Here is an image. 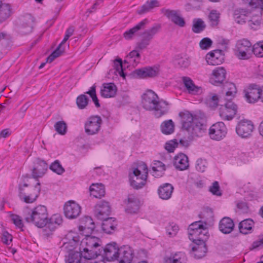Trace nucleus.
Returning a JSON list of instances; mask_svg holds the SVG:
<instances>
[{
  "instance_id": "1",
  "label": "nucleus",
  "mask_w": 263,
  "mask_h": 263,
  "mask_svg": "<svg viewBox=\"0 0 263 263\" xmlns=\"http://www.w3.org/2000/svg\"><path fill=\"white\" fill-rule=\"evenodd\" d=\"M142 105L145 110L153 111L157 118L166 114L168 110V103L159 99L157 95L151 90H146L142 96Z\"/></svg>"
},
{
  "instance_id": "2",
  "label": "nucleus",
  "mask_w": 263,
  "mask_h": 263,
  "mask_svg": "<svg viewBox=\"0 0 263 263\" xmlns=\"http://www.w3.org/2000/svg\"><path fill=\"white\" fill-rule=\"evenodd\" d=\"M101 240L95 236L83 238L80 243V251L82 257L87 260H92L101 254L102 247Z\"/></svg>"
},
{
  "instance_id": "3",
  "label": "nucleus",
  "mask_w": 263,
  "mask_h": 263,
  "mask_svg": "<svg viewBox=\"0 0 263 263\" xmlns=\"http://www.w3.org/2000/svg\"><path fill=\"white\" fill-rule=\"evenodd\" d=\"M242 3L246 8L237 9L233 14L234 20L238 24L245 23L248 15L254 10H257L259 13L263 10V0H242Z\"/></svg>"
},
{
  "instance_id": "4",
  "label": "nucleus",
  "mask_w": 263,
  "mask_h": 263,
  "mask_svg": "<svg viewBox=\"0 0 263 263\" xmlns=\"http://www.w3.org/2000/svg\"><path fill=\"white\" fill-rule=\"evenodd\" d=\"M148 169L144 163L139 164L129 174L130 185L135 189L143 188L147 183Z\"/></svg>"
},
{
  "instance_id": "5",
  "label": "nucleus",
  "mask_w": 263,
  "mask_h": 263,
  "mask_svg": "<svg viewBox=\"0 0 263 263\" xmlns=\"http://www.w3.org/2000/svg\"><path fill=\"white\" fill-rule=\"evenodd\" d=\"M47 210L44 205H39L28 212L25 219L28 222H31L39 228H43L47 224Z\"/></svg>"
},
{
  "instance_id": "6",
  "label": "nucleus",
  "mask_w": 263,
  "mask_h": 263,
  "mask_svg": "<svg viewBox=\"0 0 263 263\" xmlns=\"http://www.w3.org/2000/svg\"><path fill=\"white\" fill-rule=\"evenodd\" d=\"M18 196L24 202L31 203L34 202L41 191V185L37 182L34 186H29L26 183L20 184Z\"/></svg>"
},
{
  "instance_id": "7",
  "label": "nucleus",
  "mask_w": 263,
  "mask_h": 263,
  "mask_svg": "<svg viewBox=\"0 0 263 263\" xmlns=\"http://www.w3.org/2000/svg\"><path fill=\"white\" fill-rule=\"evenodd\" d=\"M252 54V44L246 39L238 41L235 45V54L240 60H248Z\"/></svg>"
},
{
  "instance_id": "8",
  "label": "nucleus",
  "mask_w": 263,
  "mask_h": 263,
  "mask_svg": "<svg viewBox=\"0 0 263 263\" xmlns=\"http://www.w3.org/2000/svg\"><path fill=\"white\" fill-rule=\"evenodd\" d=\"M161 28L160 24H156L151 28L145 30L142 33L141 41L137 44V48L140 50L146 48L155 35L160 31Z\"/></svg>"
},
{
  "instance_id": "9",
  "label": "nucleus",
  "mask_w": 263,
  "mask_h": 263,
  "mask_svg": "<svg viewBox=\"0 0 263 263\" xmlns=\"http://www.w3.org/2000/svg\"><path fill=\"white\" fill-rule=\"evenodd\" d=\"M227 133V128L222 122H218L213 124L209 129L210 138L215 141L223 139Z\"/></svg>"
},
{
  "instance_id": "10",
  "label": "nucleus",
  "mask_w": 263,
  "mask_h": 263,
  "mask_svg": "<svg viewBox=\"0 0 263 263\" xmlns=\"http://www.w3.org/2000/svg\"><path fill=\"white\" fill-rule=\"evenodd\" d=\"M254 129L252 122L247 119L240 120L236 127L237 134L242 138H247L250 137Z\"/></svg>"
},
{
  "instance_id": "11",
  "label": "nucleus",
  "mask_w": 263,
  "mask_h": 263,
  "mask_svg": "<svg viewBox=\"0 0 263 263\" xmlns=\"http://www.w3.org/2000/svg\"><path fill=\"white\" fill-rule=\"evenodd\" d=\"M237 110V105L231 100H227L224 105H221L219 116L223 120H231L236 115Z\"/></svg>"
},
{
  "instance_id": "12",
  "label": "nucleus",
  "mask_w": 263,
  "mask_h": 263,
  "mask_svg": "<svg viewBox=\"0 0 263 263\" xmlns=\"http://www.w3.org/2000/svg\"><path fill=\"white\" fill-rule=\"evenodd\" d=\"M261 89L256 84H252L247 86L243 90L245 98L247 102L255 103L260 100Z\"/></svg>"
},
{
  "instance_id": "13",
  "label": "nucleus",
  "mask_w": 263,
  "mask_h": 263,
  "mask_svg": "<svg viewBox=\"0 0 263 263\" xmlns=\"http://www.w3.org/2000/svg\"><path fill=\"white\" fill-rule=\"evenodd\" d=\"M102 120L98 116H93L88 118L85 123V132L88 135L97 134L100 129Z\"/></svg>"
},
{
  "instance_id": "14",
  "label": "nucleus",
  "mask_w": 263,
  "mask_h": 263,
  "mask_svg": "<svg viewBox=\"0 0 263 263\" xmlns=\"http://www.w3.org/2000/svg\"><path fill=\"white\" fill-rule=\"evenodd\" d=\"M81 212L80 205L73 200H69L65 203L64 213L65 217L69 219L77 218Z\"/></svg>"
},
{
  "instance_id": "15",
  "label": "nucleus",
  "mask_w": 263,
  "mask_h": 263,
  "mask_svg": "<svg viewBox=\"0 0 263 263\" xmlns=\"http://www.w3.org/2000/svg\"><path fill=\"white\" fill-rule=\"evenodd\" d=\"M126 207L125 211L129 214L138 213L141 206V202L138 197L134 194H129L125 201Z\"/></svg>"
},
{
  "instance_id": "16",
  "label": "nucleus",
  "mask_w": 263,
  "mask_h": 263,
  "mask_svg": "<svg viewBox=\"0 0 263 263\" xmlns=\"http://www.w3.org/2000/svg\"><path fill=\"white\" fill-rule=\"evenodd\" d=\"M160 72L159 66L145 67L134 71V74L139 78H154L157 77Z\"/></svg>"
},
{
  "instance_id": "17",
  "label": "nucleus",
  "mask_w": 263,
  "mask_h": 263,
  "mask_svg": "<svg viewBox=\"0 0 263 263\" xmlns=\"http://www.w3.org/2000/svg\"><path fill=\"white\" fill-rule=\"evenodd\" d=\"M189 134V139L192 140L196 138L201 137L204 135L205 128L204 125L199 120L185 129Z\"/></svg>"
},
{
  "instance_id": "18",
  "label": "nucleus",
  "mask_w": 263,
  "mask_h": 263,
  "mask_svg": "<svg viewBox=\"0 0 263 263\" xmlns=\"http://www.w3.org/2000/svg\"><path fill=\"white\" fill-rule=\"evenodd\" d=\"M134 255V251L129 246H123L119 248L117 260L119 263H131Z\"/></svg>"
},
{
  "instance_id": "19",
  "label": "nucleus",
  "mask_w": 263,
  "mask_h": 263,
  "mask_svg": "<svg viewBox=\"0 0 263 263\" xmlns=\"http://www.w3.org/2000/svg\"><path fill=\"white\" fill-rule=\"evenodd\" d=\"M80 222L79 230L81 234L85 237L90 236L89 234L91 233L95 228L92 218L89 216H85L80 219Z\"/></svg>"
},
{
  "instance_id": "20",
  "label": "nucleus",
  "mask_w": 263,
  "mask_h": 263,
  "mask_svg": "<svg viewBox=\"0 0 263 263\" xmlns=\"http://www.w3.org/2000/svg\"><path fill=\"white\" fill-rule=\"evenodd\" d=\"M119 248L115 242H111L106 245L103 249V257L107 261L117 260Z\"/></svg>"
},
{
  "instance_id": "21",
  "label": "nucleus",
  "mask_w": 263,
  "mask_h": 263,
  "mask_svg": "<svg viewBox=\"0 0 263 263\" xmlns=\"http://www.w3.org/2000/svg\"><path fill=\"white\" fill-rule=\"evenodd\" d=\"M63 222L62 217L60 214H55L53 215L48 220L45 228L43 230L44 235L49 236L51 232L60 226Z\"/></svg>"
},
{
  "instance_id": "22",
  "label": "nucleus",
  "mask_w": 263,
  "mask_h": 263,
  "mask_svg": "<svg viewBox=\"0 0 263 263\" xmlns=\"http://www.w3.org/2000/svg\"><path fill=\"white\" fill-rule=\"evenodd\" d=\"M67 241L62 246V249L67 252L72 251L78 245L80 240L79 236L74 232L70 231L66 235Z\"/></svg>"
},
{
  "instance_id": "23",
  "label": "nucleus",
  "mask_w": 263,
  "mask_h": 263,
  "mask_svg": "<svg viewBox=\"0 0 263 263\" xmlns=\"http://www.w3.org/2000/svg\"><path fill=\"white\" fill-rule=\"evenodd\" d=\"M162 12L165 16L176 25L180 27H183L185 26V21L178 11L163 9H162Z\"/></svg>"
},
{
  "instance_id": "24",
  "label": "nucleus",
  "mask_w": 263,
  "mask_h": 263,
  "mask_svg": "<svg viewBox=\"0 0 263 263\" xmlns=\"http://www.w3.org/2000/svg\"><path fill=\"white\" fill-rule=\"evenodd\" d=\"M94 212L97 218L101 220L106 218L110 212L109 203L104 201L99 202L95 206Z\"/></svg>"
},
{
  "instance_id": "25",
  "label": "nucleus",
  "mask_w": 263,
  "mask_h": 263,
  "mask_svg": "<svg viewBox=\"0 0 263 263\" xmlns=\"http://www.w3.org/2000/svg\"><path fill=\"white\" fill-rule=\"evenodd\" d=\"M48 165L45 161L40 159L36 160L31 172L32 178L35 179L42 178L45 174Z\"/></svg>"
},
{
  "instance_id": "26",
  "label": "nucleus",
  "mask_w": 263,
  "mask_h": 263,
  "mask_svg": "<svg viewBox=\"0 0 263 263\" xmlns=\"http://www.w3.org/2000/svg\"><path fill=\"white\" fill-rule=\"evenodd\" d=\"M205 60L208 64L210 65H218L222 63L224 57L221 50H214L206 54Z\"/></svg>"
},
{
  "instance_id": "27",
  "label": "nucleus",
  "mask_w": 263,
  "mask_h": 263,
  "mask_svg": "<svg viewBox=\"0 0 263 263\" xmlns=\"http://www.w3.org/2000/svg\"><path fill=\"white\" fill-rule=\"evenodd\" d=\"M226 71L222 67H218L214 69L210 78V82L214 85H219L226 79Z\"/></svg>"
},
{
  "instance_id": "28",
  "label": "nucleus",
  "mask_w": 263,
  "mask_h": 263,
  "mask_svg": "<svg viewBox=\"0 0 263 263\" xmlns=\"http://www.w3.org/2000/svg\"><path fill=\"white\" fill-rule=\"evenodd\" d=\"M33 18L30 14H26L21 18L19 26L20 32L28 34L31 32L33 28Z\"/></svg>"
},
{
  "instance_id": "29",
  "label": "nucleus",
  "mask_w": 263,
  "mask_h": 263,
  "mask_svg": "<svg viewBox=\"0 0 263 263\" xmlns=\"http://www.w3.org/2000/svg\"><path fill=\"white\" fill-rule=\"evenodd\" d=\"M179 115L181 118L182 127L184 130L193 125L195 121L199 120L196 115L187 110L180 112Z\"/></svg>"
},
{
  "instance_id": "30",
  "label": "nucleus",
  "mask_w": 263,
  "mask_h": 263,
  "mask_svg": "<svg viewBox=\"0 0 263 263\" xmlns=\"http://www.w3.org/2000/svg\"><path fill=\"white\" fill-rule=\"evenodd\" d=\"M173 163L175 168L180 171L185 170L189 166L188 157L183 153H180L174 157Z\"/></svg>"
},
{
  "instance_id": "31",
  "label": "nucleus",
  "mask_w": 263,
  "mask_h": 263,
  "mask_svg": "<svg viewBox=\"0 0 263 263\" xmlns=\"http://www.w3.org/2000/svg\"><path fill=\"white\" fill-rule=\"evenodd\" d=\"M164 263H186L187 257L182 252H177L166 256L164 258Z\"/></svg>"
},
{
  "instance_id": "32",
  "label": "nucleus",
  "mask_w": 263,
  "mask_h": 263,
  "mask_svg": "<svg viewBox=\"0 0 263 263\" xmlns=\"http://www.w3.org/2000/svg\"><path fill=\"white\" fill-rule=\"evenodd\" d=\"M173 191V186L170 183H166L159 187L157 192L160 198L166 200L171 198Z\"/></svg>"
},
{
  "instance_id": "33",
  "label": "nucleus",
  "mask_w": 263,
  "mask_h": 263,
  "mask_svg": "<svg viewBox=\"0 0 263 263\" xmlns=\"http://www.w3.org/2000/svg\"><path fill=\"white\" fill-rule=\"evenodd\" d=\"M182 80L184 87L189 93L192 95H198L202 92L201 87L195 85L194 82L190 78L183 77Z\"/></svg>"
},
{
  "instance_id": "34",
  "label": "nucleus",
  "mask_w": 263,
  "mask_h": 263,
  "mask_svg": "<svg viewBox=\"0 0 263 263\" xmlns=\"http://www.w3.org/2000/svg\"><path fill=\"white\" fill-rule=\"evenodd\" d=\"M234 223L232 219L224 217L219 223V229L223 234H229L234 229Z\"/></svg>"
},
{
  "instance_id": "35",
  "label": "nucleus",
  "mask_w": 263,
  "mask_h": 263,
  "mask_svg": "<svg viewBox=\"0 0 263 263\" xmlns=\"http://www.w3.org/2000/svg\"><path fill=\"white\" fill-rule=\"evenodd\" d=\"M147 23L148 20L147 19L142 20L134 27L125 31L123 34L124 37L126 40L132 39L139 30L144 29Z\"/></svg>"
},
{
  "instance_id": "36",
  "label": "nucleus",
  "mask_w": 263,
  "mask_h": 263,
  "mask_svg": "<svg viewBox=\"0 0 263 263\" xmlns=\"http://www.w3.org/2000/svg\"><path fill=\"white\" fill-rule=\"evenodd\" d=\"M195 244L192 247V251L196 258L199 259L204 256L207 251L205 243L203 241H194Z\"/></svg>"
},
{
  "instance_id": "37",
  "label": "nucleus",
  "mask_w": 263,
  "mask_h": 263,
  "mask_svg": "<svg viewBox=\"0 0 263 263\" xmlns=\"http://www.w3.org/2000/svg\"><path fill=\"white\" fill-rule=\"evenodd\" d=\"M103 220L102 229L106 234H111L117 229V222L112 217L106 218Z\"/></svg>"
},
{
  "instance_id": "38",
  "label": "nucleus",
  "mask_w": 263,
  "mask_h": 263,
  "mask_svg": "<svg viewBox=\"0 0 263 263\" xmlns=\"http://www.w3.org/2000/svg\"><path fill=\"white\" fill-rule=\"evenodd\" d=\"M116 91L117 88L114 83H106L101 90V95L104 98H111L115 96Z\"/></svg>"
},
{
  "instance_id": "39",
  "label": "nucleus",
  "mask_w": 263,
  "mask_h": 263,
  "mask_svg": "<svg viewBox=\"0 0 263 263\" xmlns=\"http://www.w3.org/2000/svg\"><path fill=\"white\" fill-rule=\"evenodd\" d=\"M91 196L96 198H101L105 195V187L102 184H92L89 187Z\"/></svg>"
},
{
  "instance_id": "40",
  "label": "nucleus",
  "mask_w": 263,
  "mask_h": 263,
  "mask_svg": "<svg viewBox=\"0 0 263 263\" xmlns=\"http://www.w3.org/2000/svg\"><path fill=\"white\" fill-rule=\"evenodd\" d=\"M254 221L250 219L242 220L239 223V230L241 233L248 234L252 232Z\"/></svg>"
},
{
  "instance_id": "41",
  "label": "nucleus",
  "mask_w": 263,
  "mask_h": 263,
  "mask_svg": "<svg viewBox=\"0 0 263 263\" xmlns=\"http://www.w3.org/2000/svg\"><path fill=\"white\" fill-rule=\"evenodd\" d=\"M140 53L136 50H133L126 57L124 62L135 66L140 62Z\"/></svg>"
},
{
  "instance_id": "42",
  "label": "nucleus",
  "mask_w": 263,
  "mask_h": 263,
  "mask_svg": "<svg viewBox=\"0 0 263 263\" xmlns=\"http://www.w3.org/2000/svg\"><path fill=\"white\" fill-rule=\"evenodd\" d=\"M205 226H206V223H203L202 221H196L192 223L190 225L188 231L189 238L193 237L194 236H196L197 234H199V231L200 229H202Z\"/></svg>"
},
{
  "instance_id": "43",
  "label": "nucleus",
  "mask_w": 263,
  "mask_h": 263,
  "mask_svg": "<svg viewBox=\"0 0 263 263\" xmlns=\"http://www.w3.org/2000/svg\"><path fill=\"white\" fill-rule=\"evenodd\" d=\"M223 91L226 92L227 100H231L237 92L235 84L231 82H227L223 86Z\"/></svg>"
},
{
  "instance_id": "44",
  "label": "nucleus",
  "mask_w": 263,
  "mask_h": 263,
  "mask_svg": "<svg viewBox=\"0 0 263 263\" xmlns=\"http://www.w3.org/2000/svg\"><path fill=\"white\" fill-rule=\"evenodd\" d=\"M159 6V3L157 0H151L149 2H147L138 10V13L139 14H144Z\"/></svg>"
},
{
  "instance_id": "45",
  "label": "nucleus",
  "mask_w": 263,
  "mask_h": 263,
  "mask_svg": "<svg viewBox=\"0 0 263 263\" xmlns=\"http://www.w3.org/2000/svg\"><path fill=\"white\" fill-rule=\"evenodd\" d=\"M165 170V165L160 161H155L152 168V173L155 177L162 176Z\"/></svg>"
},
{
  "instance_id": "46",
  "label": "nucleus",
  "mask_w": 263,
  "mask_h": 263,
  "mask_svg": "<svg viewBox=\"0 0 263 263\" xmlns=\"http://www.w3.org/2000/svg\"><path fill=\"white\" fill-rule=\"evenodd\" d=\"M174 123L172 120L163 122L161 125V130L163 134L170 135L174 132Z\"/></svg>"
},
{
  "instance_id": "47",
  "label": "nucleus",
  "mask_w": 263,
  "mask_h": 263,
  "mask_svg": "<svg viewBox=\"0 0 263 263\" xmlns=\"http://www.w3.org/2000/svg\"><path fill=\"white\" fill-rule=\"evenodd\" d=\"M199 234H197L196 236H194L193 237H190L191 240H193V241L202 242L205 243L206 240L208 238V231L207 230L206 226H205L202 229H200L199 231Z\"/></svg>"
},
{
  "instance_id": "48",
  "label": "nucleus",
  "mask_w": 263,
  "mask_h": 263,
  "mask_svg": "<svg viewBox=\"0 0 263 263\" xmlns=\"http://www.w3.org/2000/svg\"><path fill=\"white\" fill-rule=\"evenodd\" d=\"M175 64L180 68H187L190 65V60L185 55H178L174 60Z\"/></svg>"
},
{
  "instance_id": "49",
  "label": "nucleus",
  "mask_w": 263,
  "mask_h": 263,
  "mask_svg": "<svg viewBox=\"0 0 263 263\" xmlns=\"http://www.w3.org/2000/svg\"><path fill=\"white\" fill-rule=\"evenodd\" d=\"M11 14L10 6L8 4H4L0 7V23L7 19Z\"/></svg>"
},
{
  "instance_id": "50",
  "label": "nucleus",
  "mask_w": 263,
  "mask_h": 263,
  "mask_svg": "<svg viewBox=\"0 0 263 263\" xmlns=\"http://www.w3.org/2000/svg\"><path fill=\"white\" fill-rule=\"evenodd\" d=\"M206 25L201 18H195L193 21L192 30L193 32L199 33L205 28Z\"/></svg>"
},
{
  "instance_id": "51",
  "label": "nucleus",
  "mask_w": 263,
  "mask_h": 263,
  "mask_svg": "<svg viewBox=\"0 0 263 263\" xmlns=\"http://www.w3.org/2000/svg\"><path fill=\"white\" fill-rule=\"evenodd\" d=\"M82 255L77 251L70 252L66 257V263H80Z\"/></svg>"
},
{
  "instance_id": "52",
  "label": "nucleus",
  "mask_w": 263,
  "mask_h": 263,
  "mask_svg": "<svg viewBox=\"0 0 263 263\" xmlns=\"http://www.w3.org/2000/svg\"><path fill=\"white\" fill-rule=\"evenodd\" d=\"M62 43L59 45L57 49L46 59V62H52L55 58L60 56L64 52V49L62 47Z\"/></svg>"
},
{
  "instance_id": "53",
  "label": "nucleus",
  "mask_w": 263,
  "mask_h": 263,
  "mask_svg": "<svg viewBox=\"0 0 263 263\" xmlns=\"http://www.w3.org/2000/svg\"><path fill=\"white\" fill-rule=\"evenodd\" d=\"M257 14L255 16H253L252 18L249 21V26L252 28L256 29H257L260 25L261 18V13L258 12L257 10H256ZM262 11H260L261 12Z\"/></svg>"
},
{
  "instance_id": "54",
  "label": "nucleus",
  "mask_w": 263,
  "mask_h": 263,
  "mask_svg": "<svg viewBox=\"0 0 263 263\" xmlns=\"http://www.w3.org/2000/svg\"><path fill=\"white\" fill-rule=\"evenodd\" d=\"M55 131L61 135H64L67 132V124L64 121L57 122L54 125Z\"/></svg>"
},
{
  "instance_id": "55",
  "label": "nucleus",
  "mask_w": 263,
  "mask_h": 263,
  "mask_svg": "<svg viewBox=\"0 0 263 263\" xmlns=\"http://www.w3.org/2000/svg\"><path fill=\"white\" fill-rule=\"evenodd\" d=\"M220 14L216 10H212L209 15V19L212 26H217L219 21Z\"/></svg>"
},
{
  "instance_id": "56",
  "label": "nucleus",
  "mask_w": 263,
  "mask_h": 263,
  "mask_svg": "<svg viewBox=\"0 0 263 263\" xmlns=\"http://www.w3.org/2000/svg\"><path fill=\"white\" fill-rule=\"evenodd\" d=\"M178 230V226L173 222L170 223L166 227V233L170 237L176 236Z\"/></svg>"
},
{
  "instance_id": "57",
  "label": "nucleus",
  "mask_w": 263,
  "mask_h": 263,
  "mask_svg": "<svg viewBox=\"0 0 263 263\" xmlns=\"http://www.w3.org/2000/svg\"><path fill=\"white\" fill-rule=\"evenodd\" d=\"M88 98L84 95H81L79 96L76 100L77 106L79 109H84L88 104Z\"/></svg>"
},
{
  "instance_id": "58",
  "label": "nucleus",
  "mask_w": 263,
  "mask_h": 263,
  "mask_svg": "<svg viewBox=\"0 0 263 263\" xmlns=\"http://www.w3.org/2000/svg\"><path fill=\"white\" fill-rule=\"evenodd\" d=\"M258 57H263V42H260L254 45L252 48V53Z\"/></svg>"
},
{
  "instance_id": "59",
  "label": "nucleus",
  "mask_w": 263,
  "mask_h": 263,
  "mask_svg": "<svg viewBox=\"0 0 263 263\" xmlns=\"http://www.w3.org/2000/svg\"><path fill=\"white\" fill-rule=\"evenodd\" d=\"M50 169L58 175L62 174L65 171L64 168L58 160H55L51 163L50 165Z\"/></svg>"
},
{
  "instance_id": "60",
  "label": "nucleus",
  "mask_w": 263,
  "mask_h": 263,
  "mask_svg": "<svg viewBox=\"0 0 263 263\" xmlns=\"http://www.w3.org/2000/svg\"><path fill=\"white\" fill-rule=\"evenodd\" d=\"M85 93L90 96L96 107H99L100 106V105L99 103V100L96 95V86L95 85L92 86L90 89L86 91Z\"/></svg>"
},
{
  "instance_id": "61",
  "label": "nucleus",
  "mask_w": 263,
  "mask_h": 263,
  "mask_svg": "<svg viewBox=\"0 0 263 263\" xmlns=\"http://www.w3.org/2000/svg\"><path fill=\"white\" fill-rule=\"evenodd\" d=\"M208 163L205 160L198 159L196 161L195 168L196 170L200 172H204L207 168Z\"/></svg>"
},
{
  "instance_id": "62",
  "label": "nucleus",
  "mask_w": 263,
  "mask_h": 263,
  "mask_svg": "<svg viewBox=\"0 0 263 263\" xmlns=\"http://www.w3.org/2000/svg\"><path fill=\"white\" fill-rule=\"evenodd\" d=\"M218 98L216 95H210L206 100V104L211 108H215L218 105Z\"/></svg>"
},
{
  "instance_id": "63",
  "label": "nucleus",
  "mask_w": 263,
  "mask_h": 263,
  "mask_svg": "<svg viewBox=\"0 0 263 263\" xmlns=\"http://www.w3.org/2000/svg\"><path fill=\"white\" fill-rule=\"evenodd\" d=\"M212 43L213 42L210 38L204 37L199 42V46L201 49L206 50L211 47Z\"/></svg>"
},
{
  "instance_id": "64",
  "label": "nucleus",
  "mask_w": 263,
  "mask_h": 263,
  "mask_svg": "<svg viewBox=\"0 0 263 263\" xmlns=\"http://www.w3.org/2000/svg\"><path fill=\"white\" fill-rule=\"evenodd\" d=\"M10 217H11V219L12 221H13V223L18 228L22 229L23 227L24 224H23L22 220L20 216H19L17 215L11 214Z\"/></svg>"
}]
</instances>
